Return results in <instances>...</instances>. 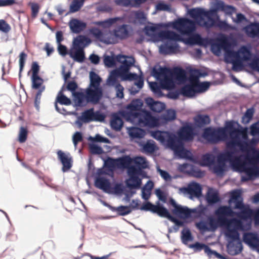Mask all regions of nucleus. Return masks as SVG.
<instances>
[{"label":"nucleus","instance_id":"nucleus-32","mask_svg":"<svg viewBox=\"0 0 259 259\" xmlns=\"http://www.w3.org/2000/svg\"><path fill=\"white\" fill-rule=\"evenodd\" d=\"M121 64L119 66L120 70L123 72H127L130 71L131 67L134 65L135 60L134 57H126L123 55V58H121L120 61H118Z\"/></svg>","mask_w":259,"mask_h":259},{"label":"nucleus","instance_id":"nucleus-54","mask_svg":"<svg viewBox=\"0 0 259 259\" xmlns=\"http://www.w3.org/2000/svg\"><path fill=\"white\" fill-rule=\"evenodd\" d=\"M154 213H156L160 217L167 218L168 220L171 217L168 210L161 205H156Z\"/></svg>","mask_w":259,"mask_h":259},{"label":"nucleus","instance_id":"nucleus-50","mask_svg":"<svg viewBox=\"0 0 259 259\" xmlns=\"http://www.w3.org/2000/svg\"><path fill=\"white\" fill-rule=\"evenodd\" d=\"M211 52L215 55H219L223 47V44L219 40H213L210 42Z\"/></svg>","mask_w":259,"mask_h":259},{"label":"nucleus","instance_id":"nucleus-45","mask_svg":"<svg viewBox=\"0 0 259 259\" xmlns=\"http://www.w3.org/2000/svg\"><path fill=\"white\" fill-rule=\"evenodd\" d=\"M90 83L89 87L90 88H101L100 84L102 78L95 72L92 71L90 72Z\"/></svg>","mask_w":259,"mask_h":259},{"label":"nucleus","instance_id":"nucleus-64","mask_svg":"<svg viewBox=\"0 0 259 259\" xmlns=\"http://www.w3.org/2000/svg\"><path fill=\"white\" fill-rule=\"evenodd\" d=\"M197 44L200 46L207 47L210 44L211 39L208 37H202L200 35L198 34L196 37Z\"/></svg>","mask_w":259,"mask_h":259},{"label":"nucleus","instance_id":"nucleus-59","mask_svg":"<svg viewBox=\"0 0 259 259\" xmlns=\"http://www.w3.org/2000/svg\"><path fill=\"white\" fill-rule=\"evenodd\" d=\"M32 88L33 89H38L42 87L44 80L39 76H31Z\"/></svg>","mask_w":259,"mask_h":259},{"label":"nucleus","instance_id":"nucleus-27","mask_svg":"<svg viewBox=\"0 0 259 259\" xmlns=\"http://www.w3.org/2000/svg\"><path fill=\"white\" fill-rule=\"evenodd\" d=\"M103 162H147L146 159L143 157H136L132 158L130 155H123L116 159L108 158L103 160Z\"/></svg>","mask_w":259,"mask_h":259},{"label":"nucleus","instance_id":"nucleus-3","mask_svg":"<svg viewBox=\"0 0 259 259\" xmlns=\"http://www.w3.org/2000/svg\"><path fill=\"white\" fill-rule=\"evenodd\" d=\"M237 126H240L237 121L234 120H227L223 127L205 128L202 133V137L210 143L226 142L227 148L232 150L230 142L234 139Z\"/></svg>","mask_w":259,"mask_h":259},{"label":"nucleus","instance_id":"nucleus-23","mask_svg":"<svg viewBox=\"0 0 259 259\" xmlns=\"http://www.w3.org/2000/svg\"><path fill=\"white\" fill-rule=\"evenodd\" d=\"M185 193L190 196L191 198L200 197L202 195V187L197 183H192L188 185V187L184 188Z\"/></svg>","mask_w":259,"mask_h":259},{"label":"nucleus","instance_id":"nucleus-22","mask_svg":"<svg viewBox=\"0 0 259 259\" xmlns=\"http://www.w3.org/2000/svg\"><path fill=\"white\" fill-rule=\"evenodd\" d=\"M178 159L189 160L190 162H199L197 157L194 156L190 150L185 149L183 145L174 153Z\"/></svg>","mask_w":259,"mask_h":259},{"label":"nucleus","instance_id":"nucleus-47","mask_svg":"<svg viewBox=\"0 0 259 259\" xmlns=\"http://www.w3.org/2000/svg\"><path fill=\"white\" fill-rule=\"evenodd\" d=\"M109 208L112 211H116L119 215L124 216L130 213L132 211L130 206L121 205L115 207L109 205Z\"/></svg>","mask_w":259,"mask_h":259},{"label":"nucleus","instance_id":"nucleus-61","mask_svg":"<svg viewBox=\"0 0 259 259\" xmlns=\"http://www.w3.org/2000/svg\"><path fill=\"white\" fill-rule=\"evenodd\" d=\"M123 72V75L122 76V81H132L137 80L138 78V75L136 73L130 72V71Z\"/></svg>","mask_w":259,"mask_h":259},{"label":"nucleus","instance_id":"nucleus-42","mask_svg":"<svg viewBox=\"0 0 259 259\" xmlns=\"http://www.w3.org/2000/svg\"><path fill=\"white\" fill-rule=\"evenodd\" d=\"M139 145L145 153L152 154L157 150V147L153 140H148L146 143H140Z\"/></svg>","mask_w":259,"mask_h":259},{"label":"nucleus","instance_id":"nucleus-31","mask_svg":"<svg viewBox=\"0 0 259 259\" xmlns=\"http://www.w3.org/2000/svg\"><path fill=\"white\" fill-rule=\"evenodd\" d=\"M246 35L251 38L259 37V22L251 23L244 28Z\"/></svg>","mask_w":259,"mask_h":259},{"label":"nucleus","instance_id":"nucleus-36","mask_svg":"<svg viewBox=\"0 0 259 259\" xmlns=\"http://www.w3.org/2000/svg\"><path fill=\"white\" fill-rule=\"evenodd\" d=\"M170 72V69L167 67L159 66L158 68L156 66L152 68L151 75L158 79L160 77H165Z\"/></svg>","mask_w":259,"mask_h":259},{"label":"nucleus","instance_id":"nucleus-18","mask_svg":"<svg viewBox=\"0 0 259 259\" xmlns=\"http://www.w3.org/2000/svg\"><path fill=\"white\" fill-rule=\"evenodd\" d=\"M169 203L174 208L172 210L173 214L183 218H188L191 216L192 211L188 207L177 204L173 199L169 200Z\"/></svg>","mask_w":259,"mask_h":259},{"label":"nucleus","instance_id":"nucleus-51","mask_svg":"<svg viewBox=\"0 0 259 259\" xmlns=\"http://www.w3.org/2000/svg\"><path fill=\"white\" fill-rule=\"evenodd\" d=\"M84 2V0H73L70 5L69 11L66 14L69 13H74L78 11L82 7Z\"/></svg>","mask_w":259,"mask_h":259},{"label":"nucleus","instance_id":"nucleus-39","mask_svg":"<svg viewBox=\"0 0 259 259\" xmlns=\"http://www.w3.org/2000/svg\"><path fill=\"white\" fill-rule=\"evenodd\" d=\"M95 186L96 187L103 190L105 192H108L110 188V183L109 181L101 176L97 177L95 181Z\"/></svg>","mask_w":259,"mask_h":259},{"label":"nucleus","instance_id":"nucleus-20","mask_svg":"<svg viewBox=\"0 0 259 259\" xmlns=\"http://www.w3.org/2000/svg\"><path fill=\"white\" fill-rule=\"evenodd\" d=\"M131 26L128 24H123L117 26L113 30V34L115 38L120 40H124L130 36Z\"/></svg>","mask_w":259,"mask_h":259},{"label":"nucleus","instance_id":"nucleus-34","mask_svg":"<svg viewBox=\"0 0 259 259\" xmlns=\"http://www.w3.org/2000/svg\"><path fill=\"white\" fill-rule=\"evenodd\" d=\"M90 33L100 41L106 45L114 44L113 41H111L110 38H104V35L103 32L96 27H93L90 29Z\"/></svg>","mask_w":259,"mask_h":259},{"label":"nucleus","instance_id":"nucleus-4","mask_svg":"<svg viewBox=\"0 0 259 259\" xmlns=\"http://www.w3.org/2000/svg\"><path fill=\"white\" fill-rule=\"evenodd\" d=\"M218 2L215 4L213 8L209 10H205L202 8H194L188 10V14L189 16L196 21L198 26L203 27L206 29L212 28L213 22L216 20L218 11Z\"/></svg>","mask_w":259,"mask_h":259},{"label":"nucleus","instance_id":"nucleus-14","mask_svg":"<svg viewBox=\"0 0 259 259\" xmlns=\"http://www.w3.org/2000/svg\"><path fill=\"white\" fill-rule=\"evenodd\" d=\"M130 164L124 166L127 167V174L129 177L128 179L125 181L126 185L130 189H138L142 184V180L139 177L141 170Z\"/></svg>","mask_w":259,"mask_h":259},{"label":"nucleus","instance_id":"nucleus-35","mask_svg":"<svg viewBox=\"0 0 259 259\" xmlns=\"http://www.w3.org/2000/svg\"><path fill=\"white\" fill-rule=\"evenodd\" d=\"M182 95L184 97L193 98L196 95V92L193 83H187L181 88Z\"/></svg>","mask_w":259,"mask_h":259},{"label":"nucleus","instance_id":"nucleus-1","mask_svg":"<svg viewBox=\"0 0 259 259\" xmlns=\"http://www.w3.org/2000/svg\"><path fill=\"white\" fill-rule=\"evenodd\" d=\"M234 214L230 206H221L215 211L217 219L209 216L206 221L200 220L195 223L196 227L202 232L214 231L219 227H225L226 229V236L231 239L227 246V251L231 255L240 253L243 249L238 233V231L243 229V222L237 218H227V217H233Z\"/></svg>","mask_w":259,"mask_h":259},{"label":"nucleus","instance_id":"nucleus-5","mask_svg":"<svg viewBox=\"0 0 259 259\" xmlns=\"http://www.w3.org/2000/svg\"><path fill=\"white\" fill-rule=\"evenodd\" d=\"M226 163H183L180 165L181 171L196 178L203 177L205 173L201 171L195 164L201 166H208L209 169L218 176L223 175L226 168Z\"/></svg>","mask_w":259,"mask_h":259},{"label":"nucleus","instance_id":"nucleus-63","mask_svg":"<svg viewBox=\"0 0 259 259\" xmlns=\"http://www.w3.org/2000/svg\"><path fill=\"white\" fill-rule=\"evenodd\" d=\"M207 74L206 72L199 69H193L191 70V76L197 79L200 77H205L207 76Z\"/></svg>","mask_w":259,"mask_h":259},{"label":"nucleus","instance_id":"nucleus-12","mask_svg":"<svg viewBox=\"0 0 259 259\" xmlns=\"http://www.w3.org/2000/svg\"><path fill=\"white\" fill-rule=\"evenodd\" d=\"M143 102L140 99L133 100L126 106V111H120V114L126 121H132L140 116Z\"/></svg>","mask_w":259,"mask_h":259},{"label":"nucleus","instance_id":"nucleus-60","mask_svg":"<svg viewBox=\"0 0 259 259\" xmlns=\"http://www.w3.org/2000/svg\"><path fill=\"white\" fill-rule=\"evenodd\" d=\"M182 242L186 244L188 241H191L193 239L191 231L188 229H184L182 231Z\"/></svg>","mask_w":259,"mask_h":259},{"label":"nucleus","instance_id":"nucleus-2","mask_svg":"<svg viewBox=\"0 0 259 259\" xmlns=\"http://www.w3.org/2000/svg\"><path fill=\"white\" fill-rule=\"evenodd\" d=\"M236 127L234 139L230 142L232 152L237 157L236 161L241 162H255L259 151L256 146L259 143V135L249 139L247 133L244 132L243 127ZM256 162H258L256 161Z\"/></svg>","mask_w":259,"mask_h":259},{"label":"nucleus","instance_id":"nucleus-30","mask_svg":"<svg viewBox=\"0 0 259 259\" xmlns=\"http://www.w3.org/2000/svg\"><path fill=\"white\" fill-rule=\"evenodd\" d=\"M243 241L250 246L257 248L259 251V238L255 234L245 233L243 235Z\"/></svg>","mask_w":259,"mask_h":259},{"label":"nucleus","instance_id":"nucleus-10","mask_svg":"<svg viewBox=\"0 0 259 259\" xmlns=\"http://www.w3.org/2000/svg\"><path fill=\"white\" fill-rule=\"evenodd\" d=\"M237 157L232 150H225L219 153L217 155L211 153H206L201 156L200 162H238L235 160Z\"/></svg>","mask_w":259,"mask_h":259},{"label":"nucleus","instance_id":"nucleus-6","mask_svg":"<svg viewBox=\"0 0 259 259\" xmlns=\"http://www.w3.org/2000/svg\"><path fill=\"white\" fill-rule=\"evenodd\" d=\"M235 171L244 172L246 176L241 177L242 181L253 180L259 178V163H229Z\"/></svg>","mask_w":259,"mask_h":259},{"label":"nucleus","instance_id":"nucleus-46","mask_svg":"<svg viewBox=\"0 0 259 259\" xmlns=\"http://www.w3.org/2000/svg\"><path fill=\"white\" fill-rule=\"evenodd\" d=\"M70 57L74 61L82 63L85 58L84 50H75V51H72L69 53Z\"/></svg>","mask_w":259,"mask_h":259},{"label":"nucleus","instance_id":"nucleus-11","mask_svg":"<svg viewBox=\"0 0 259 259\" xmlns=\"http://www.w3.org/2000/svg\"><path fill=\"white\" fill-rule=\"evenodd\" d=\"M228 46H225L224 48L225 51V57L226 59H230L231 61L236 59L240 62L247 61L251 60L252 53L249 48L243 46H242L238 52H235Z\"/></svg>","mask_w":259,"mask_h":259},{"label":"nucleus","instance_id":"nucleus-38","mask_svg":"<svg viewBox=\"0 0 259 259\" xmlns=\"http://www.w3.org/2000/svg\"><path fill=\"white\" fill-rule=\"evenodd\" d=\"M213 23L212 27H218L220 29L224 31L234 30L236 29L235 26L229 24L226 21L221 20L219 16H217L216 20H215Z\"/></svg>","mask_w":259,"mask_h":259},{"label":"nucleus","instance_id":"nucleus-48","mask_svg":"<svg viewBox=\"0 0 259 259\" xmlns=\"http://www.w3.org/2000/svg\"><path fill=\"white\" fill-rule=\"evenodd\" d=\"M218 9L224 12L227 15H232L235 11V8L231 5H227L222 1H218Z\"/></svg>","mask_w":259,"mask_h":259},{"label":"nucleus","instance_id":"nucleus-25","mask_svg":"<svg viewBox=\"0 0 259 259\" xmlns=\"http://www.w3.org/2000/svg\"><path fill=\"white\" fill-rule=\"evenodd\" d=\"M70 30L74 33H79L87 27V23L76 18H72L69 22Z\"/></svg>","mask_w":259,"mask_h":259},{"label":"nucleus","instance_id":"nucleus-29","mask_svg":"<svg viewBox=\"0 0 259 259\" xmlns=\"http://www.w3.org/2000/svg\"><path fill=\"white\" fill-rule=\"evenodd\" d=\"M166 146L171 150L174 153L183 145L182 139L179 136L177 137L175 134H171L166 144Z\"/></svg>","mask_w":259,"mask_h":259},{"label":"nucleus","instance_id":"nucleus-41","mask_svg":"<svg viewBox=\"0 0 259 259\" xmlns=\"http://www.w3.org/2000/svg\"><path fill=\"white\" fill-rule=\"evenodd\" d=\"M128 134L132 139H142L146 135L145 131L140 127L132 126L127 128Z\"/></svg>","mask_w":259,"mask_h":259},{"label":"nucleus","instance_id":"nucleus-21","mask_svg":"<svg viewBox=\"0 0 259 259\" xmlns=\"http://www.w3.org/2000/svg\"><path fill=\"white\" fill-rule=\"evenodd\" d=\"M132 163H104L103 167L98 171L99 176L106 175L111 177L114 176V171L118 165H127Z\"/></svg>","mask_w":259,"mask_h":259},{"label":"nucleus","instance_id":"nucleus-43","mask_svg":"<svg viewBox=\"0 0 259 259\" xmlns=\"http://www.w3.org/2000/svg\"><path fill=\"white\" fill-rule=\"evenodd\" d=\"M210 122V119L208 115L199 114L194 118L195 124L198 127H202Z\"/></svg>","mask_w":259,"mask_h":259},{"label":"nucleus","instance_id":"nucleus-16","mask_svg":"<svg viewBox=\"0 0 259 259\" xmlns=\"http://www.w3.org/2000/svg\"><path fill=\"white\" fill-rule=\"evenodd\" d=\"M137 118L138 119L140 123L149 127H156L159 124V117L153 116L149 111L146 110H142L140 116Z\"/></svg>","mask_w":259,"mask_h":259},{"label":"nucleus","instance_id":"nucleus-44","mask_svg":"<svg viewBox=\"0 0 259 259\" xmlns=\"http://www.w3.org/2000/svg\"><path fill=\"white\" fill-rule=\"evenodd\" d=\"M123 18L119 17H115L113 18H109L103 21L95 22V24L99 26H101L103 28H109L113 24L116 23L118 21H122Z\"/></svg>","mask_w":259,"mask_h":259},{"label":"nucleus","instance_id":"nucleus-7","mask_svg":"<svg viewBox=\"0 0 259 259\" xmlns=\"http://www.w3.org/2000/svg\"><path fill=\"white\" fill-rule=\"evenodd\" d=\"M235 203L234 209H240L239 212H235L233 216L236 215L240 219L246 220L252 217L253 210L248 206H246L243 203V198L241 196V193L239 190H236L231 192L229 203Z\"/></svg>","mask_w":259,"mask_h":259},{"label":"nucleus","instance_id":"nucleus-24","mask_svg":"<svg viewBox=\"0 0 259 259\" xmlns=\"http://www.w3.org/2000/svg\"><path fill=\"white\" fill-rule=\"evenodd\" d=\"M91 43V40L88 37L79 35L73 40V46L75 50H83L84 48Z\"/></svg>","mask_w":259,"mask_h":259},{"label":"nucleus","instance_id":"nucleus-9","mask_svg":"<svg viewBox=\"0 0 259 259\" xmlns=\"http://www.w3.org/2000/svg\"><path fill=\"white\" fill-rule=\"evenodd\" d=\"M105 115L100 111H94L93 108L86 109L81 113V115L77 118L74 124L81 128L83 123H90L92 121L103 122L105 120Z\"/></svg>","mask_w":259,"mask_h":259},{"label":"nucleus","instance_id":"nucleus-13","mask_svg":"<svg viewBox=\"0 0 259 259\" xmlns=\"http://www.w3.org/2000/svg\"><path fill=\"white\" fill-rule=\"evenodd\" d=\"M173 27L178 29L183 35H189L196 29V21L189 18H181L172 22Z\"/></svg>","mask_w":259,"mask_h":259},{"label":"nucleus","instance_id":"nucleus-58","mask_svg":"<svg viewBox=\"0 0 259 259\" xmlns=\"http://www.w3.org/2000/svg\"><path fill=\"white\" fill-rule=\"evenodd\" d=\"M57 155L60 162H72L73 159L69 153H65L61 150H58Z\"/></svg>","mask_w":259,"mask_h":259},{"label":"nucleus","instance_id":"nucleus-57","mask_svg":"<svg viewBox=\"0 0 259 259\" xmlns=\"http://www.w3.org/2000/svg\"><path fill=\"white\" fill-rule=\"evenodd\" d=\"M88 139L89 141L93 143L100 142L107 144L111 143V141L109 139H108L106 137L102 136V135L99 134H96L94 137L90 136Z\"/></svg>","mask_w":259,"mask_h":259},{"label":"nucleus","instance_id":"nucleus-62","mask_svg":"<svg viewBox=\"0 0 259 259\" xmlns=\"http://www.w3.org/2000/svg\"><path fill=\"white\" fill-rule=\"evenodd\" d=\"M89 150L92 154H102L104 152L101 146L93 143L89 145Z\"/></svg>","mask_w":259,"mask_h":259},{"label":"nucleus","instance_id":"nucleus-28","mask_svg":"<svg viewBox=\"0 0 259 259\" xmlns=\"http://www.w3.org/2000/svg\"><path fill=\"white\" fill-rule=\"evenodd\" d=\"M122 115L118 113H115L112 115L110 122L111 127L115 131H120L123 126L124 122L122 119Z\"/></svg>","mask_w":259,"mask_h":259},{"label":"nucleus","instance_id":"nucleus-49","mask_svg":"<svg viewBox=\"0 0 259 259\" xmlns=\"http://www.w3.org/2000/svg\"><path fill=\"white\" fill-rule=\"evenodd\" d=\"M63 88L64 87L62 88L61 90L58 93L55 103L57 104L59 103L61 105H70L71 104V101L63 93V91L64 90Z\"/></svg>","mask_w":259,"mask_h":259},{"label":"nucleus","instance_id":"nucleus-37","mask_svg":"<svg viewBox=\"0 0 259 259\" xmlns=\"http://www.w3.org/2000/svg\"><path fill=\"white\" fill-rule=\"evenodd\" d=\"M122 58H123V55L121 54L112 56L104 55L103 59L104 64L107 67H113L116 65L117 62L120 61Z\"/></svg>","mask_w":259,"mask_h":259},{"label":"nucleus","instance_id":"nucleus-17","mask_svg":"<svg viewBox=\"0 0 259 259\" xmlns=\"http://www.w3.org/2000/svg\"><path fill=\"white\" fill-rule=\"evenodd\" d=\"M87 102L97 104L103 97V92L102 88L88 87L85 90Z\"/></svg>","mask_w":259,"mask_h":259},{"label":"nucleus","instance_id":"nucleus-56","mask_svg":"<svg viewBox=\"0 0 259 259\" xmlns=\"http://www.w3.org/2000/svg\"><path fill=\"white\" fill-rule=\"evenodd\" d=\"M190 247L194 248L196 251H200L204 249L205 253L206 254L210 251V248L207 245L198 242L191 244Z\"/></svg>","mask_w":259,"mask_h":259},{"label":"nucleus","instance_id":"nucleus-40","mask_svg":"<svg viewBox=\"0 0 259 259\" xmlns=\"http://www.w3.org/2000/svg\"><path fill=\"white\" fill-rule=\"evenodd\" d=\"M176 118V112L174 109H168L159 117V121L162 123H167Z\"/></svg>","mask_w":259,"mask_h":259},{"label":"nucleus","instance_id":"nucleus-33","mask_svg":"<svg viewBox=\"0 0 259 259\" xmlns=\"http://www.w3.org/2000/svg\"><path fill=\"white\" fill-rule=\"evenodd\" d=\"M73 97V100L74 102V106L75 107H83L87 105V99L86 93L81 92H77L72 95Z\"/></svg>","mask_w":259,"mask_h":259},{"label":"nucleus","instance_id":"nucleus-53","mask_svg":"<svg viewBox=\"0 0 259 259\" xmlns=\"http://www.w3.org/2000/svg\"><path fill=\"white\" fill-rule=\"evenodd\" d=\"M194 84L197 94L206 92L210 85V83L208 81H203Z\"/></svg>","mask_w":259,"mask_h":259},{"label":"nucleus","instance_id":"nucleus-55","mask_svg":"<svg viewBox=\"0 0 259 259\" xmlns=\"http://www.w3.org/2000/svg\"><path fill=\"white\" fill-rule=\"evenodd\" d=\"M254 112L253 108L247 109L241 119V122L244 124H247L252 119Z\"/></svg>","mask_w":259,"mask_h":259},{"label":"nucleus","instance_id":"nucleus-26","mask_svg":"<svg viewBox=\"0 0 259 259\" xmlns=\"http://www.w3.org/2000/svg\"><path fill=\"white\" fill-rule=\"evenodd\" d=\"M145 101L150 110L153 112L159 113L165 108V104L164 103L156 101L151 97L146 98Z\"/></svg>","mask_w":259,"mask_h":259},{"label":"nucleus","instance_id":"nucleus-15","mask_svg":"<svg viewBox=\"0 0 259 259\" xmlns=\"http://www.w3.org/2000/svg\"><path fill=\"white\" fill-rule=\"evenodd\" d=\"M175 36L174 38H163L162 41H166L160 46L159 53L163 55H170L176 53L179 49L178 41H181L182 38L180 34L174 31Z\"/></svg>","mask_w":259,"mask_h":259},{"label":"nucleus","instance_id":"nucleus-52","mask_svg":"<svg viewBox=\"0 0 259 259\" xmlns=\"http://www.w3.org/2000/svg\"><path fill=\"white\" fill-rule=\"evenodd\" d=\"M206 200L210 204L216 203L220 200L218 193L212 190H209L207 193Z\"/></svg>","mask_w":259,"mask_h":259},{"label":"nucleus","instance_id":"nucleus-8","mask_svg":"<svg viewBox=\"0 0 259 259\" xmlns=\"http://www.w3.org/2000/svg\"><path fill=\"white\" fill-rule=\"evenodd\" d=\"M163 23L155 24L151 26L145 27V33L147 36H150L153 41L158 42L163 38H174L175 36L174 31L171 30H160L163 27Z\"/></svg>","mask_w":259,"mask_h":259},{"label":"nucleus","instance_id":"nucleus-19","mask_svg":"<svg viewBox=\"0 0 259 259\" xmlns=\"http://www.w3.org/2000/svg\"><path fill=\"white\" fill-rule=\"evenodd\" d=\"M178 136L184 141H190L194 136L193 127L191 123H186L178 132Z\"/></svg>","mask_w":259,"mask_h":259}]
</instances>
